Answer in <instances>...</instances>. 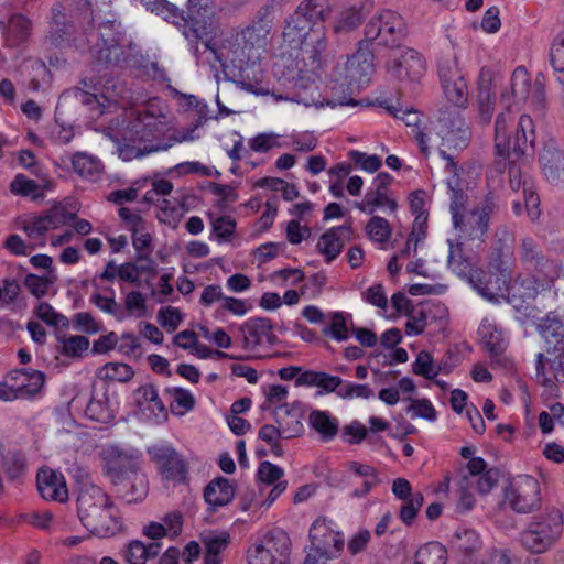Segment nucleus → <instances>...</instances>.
<instances>
[{"label": "nucleus", "instance_id": "nucleus-1", "mask_svg": "<svg viewBox=\"0 0 564 564\" xmlns=\"http://www.w3.org/2000/svg\"><path fill=\"white\" fill-rule=\"evenodd\" d=\"M183 19L186 22L183 31L185 37L189 41H204L206 48L215 55L224 69L238 70L242 77L249 66L257 64L238 31H230L219 40L208 39L217 30L215 8L209 1L188 0L187 18Z\"/></svg>", "mask_w": 564, "mask_h": 564}, {"label": "nucleus", "instance_id": "nucleus-2", "mask_svg": "<svg viewBox=\"0 0 564 564\" xmlns=\"http://www.w3.org/2000/svg\"><path fill=\"white\" fill-rule=\"evenodd\" d=\"M197 139L193 129H178L169 126L166 117L144 109L139 111L123 132V144L119 147L120 156L130 161L145 154L167 151L176 143Z\"/></svg>", "mask_w": 564, "mask_h": 564}, {"label": "nucleus", "instance_id": "nucleus-3", "mask_svg": "<svg viewBox=\"0 0 564 564\" xmlns=\"http://www.w3.org/2000/svg\"><path fill=\"white\" fill-rule=\"evenodd\" d=\"M497 207L496 198L488 193L473 209L464 212L453 219L457 232L456 246L449 243L448 267L457 274H464L468 263L463 260L462 248L479 249L486 240L489 229L490 216Z\"/></svg>", "mask_w": 564, "mask_h": 564}, {"label": "nucleus", "instance_id": "nucleus-4", "mask_svg": "<svg viewBox=\"0 0 564 564\" xmlns=\"http://www.w3.org/2000/svg\"><path fill=\"white\" fill-rule=\"evenodd\" d=\"M77 514L93 534L112 535L119 529L110 497L97 485L84 481L78 487Z\"/></svg>", "mask_w": 564, "mask_h": 564}, {"label": "nucleus", "instance_id": "nucleus-5", "mask_svg": "<svg viewBox=\"0 0 564 564\" xmlns=\"http://www.w3.org/2000/svg\"><path fill=\"white\" fill-rule=\"evenodd\" d=\"M539 330L545 340L547 357L538 354L535 377L541 386L552 388L564 379V326L556 316L549 314Z\"/></svg>", "mask_w": 564, "mask_h": 564}, {"label": "nucleus", "instance_id": "nucleus-6", "mask_svg": "<svg viewBox=\"0 0 564 564\" xmlns=\"http://www.w3.org/2000/svg\"><path fill=\"white\" fill-rule=\"evenodd\" d=\"M283 40L291 47L299 48L307 54L313 62L318 61L319 55L326 48L325 33L323 28L315 24L304 17L296 9L295 12L286 20L283 30Z\"/></svg>", "mask_w": 564, "mask_h": 564}, {"label": "nucleus", "instance_id": "nucleus-7", "mask_svg": "<svg viewBox=\"0 0 564 564\" xmlns=\"http://www.w3.org/2000/svg\"><path fill=\"white\" fill-rule=\"evenodd\" d=\"M562 513L551 511L534 518L521 533L522 545L531 553L540 554L547 551L562 535Z\"/></svg>", "mask_w": 564, "mask_h": 564}, {"label": "nucleus", "instance_id": "nucleus-8", "mask_svg": "<svg viewBox=\"0 0 564 564\" xmlns=\"http://www.w3.org/2000/svg\"><path fill=\"white\" fill-rule=\"evenodd\" d=\"M291 542L282 530H275L248 551L249 564H288Z\"/></svg>", "mask_w": 564, "mask_h": 564}, {"label": "nucleus", "instance_id": "nucleus-9", "mask_svg": "<svg viewBox=\"0 0 564 564\" xmlns=\"http://www.w3.org/2000/svg\"><path fill=\"white\" fill-rule=\"evenodd\" d=\"M405 35L403 19L398 13L386 10L370 19L365 28V42L377 41L379 45H397Z\"/></svg>", "mask_w": 564, "mask_h": 564}, {"label": "nucleus", "instance_id": "nucleus-10", "mask_svg": "<svg viewBox=\"0 0 564 564\" xmlns=\"http://www.w3.org/2000/svg\"><path fill=\"white\" fill-rule=\"evenodd\" d=\"M273 24V6L265 4L260 8L250 24L238 31L257 63L270 42Z\"/></svg>", "mask_w": 564, "mask_h": 564}, {"label": "nucleus", "instance_id": "nucleus-11", "mask_svg": "<svg viewBox=\"0 0 564 564\" xmlns=\"http://www.w3.org/2000/svg\"><path fill=\"white\" fill-rule=\"evenodd\" d=\"M539 492V484L533 477H520L507 487L505 501L516 512L528 513L538 506Z\"/></svg>", "mask_w": 564, "mask_h": 564}, {"label": "nucleus", "instance_id": "nucleus-12", "mask_svg": "<svg viewBox=\"0 0 564 564\" xmlns=\"http://www.w3.org/2000/svg\"><path fill=\"white\" fill-rule=\"evenodd\" d=\"M509 89L506 88L502 93H507L512 104H521L528 100L540 107L542 105L544 93L543 87L539 82L534 83L531 89V78L528 70L523 66H518L510 78Z\"/></svg>", "mask_w": 564, "mask_h": 564}, {"label": "nucleus", "instance_id": "nucleus-13", "mask_svg": "<svg viewBox=\"0 0 564 564\" xmlns=\"http://www.w3.org/2000/svg\"><path fill=\"white\" fill-rule=\"evenodd\" d=\"M387 68L400 80L416 82L425 74L426 62L419 52L406 48L399 56L391 58Z\"/></svg>", "mask_w": 564, "mask_h": 564}, {"label": "nucleus", "instance_id": "nucleus-14", "mask_svg": "<svg viewBox=\"0 0 564 564\" xmlns=\"http://www.w3.org/2000/svg\"><path fill=\"white\" fill-rule=\"evenodd\" d=\"M346 79L349 86L360 87L370 82L375 72L373 54L368 43L361 41L357 52L348 58L346 66Z\"/></svg>", "mask_w": 564, "mask_h": 564}, {"label": "nucleus", "instance_id": "nucleus-15", "mask_svg": "<svg viewBox=\"0 0 564 564\" xmlns=\"http://www.w3.org/2000/svg\"><path fill=\"white\" fill-rule=\"evenodd\" d=\"M468 282L475 291L488 301H496L500 294L508 291L510 281L495 270H470Z\"/></svg>", "mask_w": 564, "mask_h": 564}, {"label": "nucleus", "instance_id": "nucleus-16", "mask_svg": "<svg viewBox=\"0 0 564 564\" xmlns=\"http://www.w3.org/2000/svg\"><path fill=\"white\" fill-rule=\"evenodd\" d=\"M310 539L313 550L326 558L335 556L344 547L343 534L332 530L325 520H317L312 524Z\"/></svg>", "mask_w": 564, "mask_h": 564}, {"label": "nucleus", "instance_id": "nucleus-17", "mask_svg": "<svg viewBox=\"0 0 564 564\" xmlns=\"http://www.w3.org/2000/svg\"><path fill=\"white\" fill-rule=\"evenodd\" d=\"M436 131L442 139V145L448 150H463L468 145L470 130L460 117L440 119Z\"/></svg>", "mask_w": 564, "mask_h": 564}, {"label": "nucleus", "instance_id": "nucleus-18", "mask_svg": "<svg viewBox=\"0 0 564 564\" xmlns=\"http://www.w3.org/2000/svg\"><path fill=\"white\" fill-rule=\"evenodd\" d=\"M111 482L116 488L117 495L127 503L140 502L148 495V479L140 469L112 478Z\"/></svg>", "mask_w": 564, "mask_h": 564}, {"label": "nucleus", "instance_id": "nucleus-19", "mask_svg": "<svg viewBox=\"0 0 564 564\" xmlns=\"http://www.w3.org/2000/svg\"><path fill=\"white\" fill-rule=\"evenodd\" d=\"M149 453L156 462L162 477L181 482L185 479V463L174 448L167 445L153 446Z\"/></svg>", "mask_w": 564, "mask_h": 564}, {"label": "nucleus", "instance_id": "nucleus-20", "mask_svg": "<svg viewBox=\"0 0 564 564\" xmlns=\"http://www.w3.org/2000/svg\"><path fill=\"white\" fill-rule=\"evenodd\" d=\"M540 165L549 183L564 185V151L554 140H549L540 153Z\"/></svg>", "mask_w": 564, "mask_h": 564}, {"label": "nucleus", "instance_id": "nucleus-21", "mask_svg": "<svg viewBox=\"0 0 564 564\" xmlns=\"http://www.w3.org/2000/svg\"><path fill=\"white\" fill-rule=\"evenodd\" d=\"M240 333L243 338V347L249 350L276 341V337L272 333L271 321L264 317L248 319L241 325Z\"/></svg>", "mask_w": 564, "mask_h": 564}, {"label": "nucleus", "instance_id": "nucleus-22", "mask_svg": "<svg viewBox=\"0 0 564 564\" xmlns=\"http://www.w3.org/2000/svg\"><path fill=\"white\" fill-rule=\"evenodd\" d=\"M10 390L17 399H31L43 388L45 376L39 370H14L9 375Z\"/></svg>", "mask_w": 564, "mask_h": 564}, {"label": "nucleus", "instance_id": "nucleus-23", "mask_svg": "<svg viewBox=\"0 0 564 564\" xmlns=\"http://www.w3.org/2000/svg\"><path fill=\"white\" fill-rule=\"evenodd\" d=\"M107 474L110 478L123 476L132 470H139V457L128 453L118 446H108L102 451Z\"/></svg>", "mask_w": 564, "mask_h": 564}, {"label": "nucleus", "instance_id": "nucleus-24", "mask_svg": "<svg viewBox=\"0 0 564 564\" xmlns=\"http://www.w3.org/2000/svg\"><path fill=\"white\" fill-rule=\"evenodd\" d=\"M37 489L42 498L63 502L68 497V490L62 474L52 469H41L37 473Z\"/></svg>", "mask_w": 564, "mask_h": 564}, {"label": "nucleus", "instance_id": "nucleus-25", "mask_svg": "<svg viewBox=\"0 0 564 564\" xmlns=\"http://www.w3.org/2000/svg\"><path fill=\"white\" fill-rule=\"evenodd\" d=\"M369 0H356L351 1L344 10L338 14L334 31L336 33L350 32L357 29L370 12Z\"/></svg>", "mask_w": 564, "mask_h": 564}, {"label": "nucleus", "instance_id": "nucleus-26", "mask_svg": "<svg viewBox=\"0 0 564 564\" xmlns=\"http://www.w3.org/2000/svg\"><path fill=\"white\" fill-rule=\"evenodd\" d=\"M501 102L506 110L500 112L496 119L495 124V142L496 149L500 156L506 154V151H510V137L508 134V128L513 121V115L511 113V100L507 93H501Z\"/></svg>", "mask_w": 564, "mask_h": 564}, {"label": "nucleus", "instance_id": "nucleus-27", "mask_svg": "<svg viewBox=\"0 0 564 564\" xmlns=\"http://www.w3.org/2000/svg\"><path fill=\"white\" fill-rule=\"evenodd\" d=\"M346 226L334 227L322 235L317 242V250L325 257L326 262L335 260L344 247L343 236L349 232Z\"/></svg>", "mask_w": 564, "mask_h": 564}, {"label": "nucleus", "instance_id": "nucleus-28", "mask_svg": "<svg viewBox=\"0 0 564 564\" xmlns=\"http://www.w3.org/2000/svg\"><path fill=\"white\" fill-rule=\"evenodd\" d=\"M33 23L28 17L15 13L10 17L6 31V42L10 46L25 43L32 34Z\"/></svg>", "mask_w": 564, "mask_h": 564}, {"label": "nucleus", "instance_id": "nucleus-29", "mask_svg": "<svg viewBox=\"0 0 564 564\" xmlns=\"http://www.w3.org/2000/svg\"><path fill=\"white\" fill-rule=\"evenodd\" d=\"M441 155L447 161V166L451 169V171L454 173V176H456L457 166L453 161V156L446 153L445 150H441ZM448 189L451 192V204H449V210L452 214V219L455 218V216L462 215L466 210V204H467V194L458 187V180L456 177H453L447 181Z\"/></svg>", "mask_w": 564, "mask_h": 564}, {"label": "nucleus", "instance_id": "nucleus-30", "mask_svg": "<svg viewBox=\"0 0 564 564\" xmlns=\"http://www.w3.org/2000/svg\"><path fill=\"white\" fill-rule=\"evenodd\" d=\"M234 495V487L226 478L214 479L204 490L205 501L213 507H221L229 503Z\"/></svg>", "mask_w": 564, "mask_h": 564}, {"label": "nucleus", "instance_id": "nucleus-31", "mask_svg": "<svg viewBox=\"0 0 564 564\" xmlns=\"http://www.w3.org/2000/svg\"><path fill=\"white\" fill-rule=\"evenodd\" d=\"M308 424L325 442L332 441L338 433L339 422L327 411L313 410L308 415Z\"/></svg>", "mask_w": 564, "mask_h": 564}, {"label": "nucleus", "instance_id": "nucleus-32", "mask_svg": "<svg viewBox=\"0 0 564 564\" xmlns=\"http://www.w3.org/2000/svg\"><path fill=\"white\" fill-rule=\"evenodd\" d=\"M499 477V471L495 468H491L477 476L462 475L458 481V486L465 489L470 487L475 492L486 495L490 492L495 486H497Z\"/></svg>", "mask_w": 564, "mask_h": 564}, {"label": "nucleus", "instance_id": "nucleus-33", "mask_svg": "<svg viewBox=\"0 0 564 564\" xmlns=\"http://www.w3.org/2000/svg\"><path fill=\"white\" fill-rule=\"evenodd\" d=\"M549 286V282L540 280L533 275H518L513 281L510 280L508 290L513 296H519L523 300L533 299L541 291Z\"/></svg>", "mask_w": 564, "mask_h": 564}, {"label": "nucleus", "instance_id": "nucleus-34", "mask_svg": "<svg viewBox=\"0 0 564 564\" xmlns=\"http://www.w3.org/2000/svg\"><path fill=\"white\" fill-rule=\"evenodd\" d=\"M1 466L11 481L18 480L25 471L26 463L24 455L17 449L4 451L0 446Z\"/></svg>", "mask_w": 564, "mask_h": 564}, {"label": "nucleus", "instance_id": "nucleus-35", "mask_svg": "<svg viewBox=\"0 0 564 564\" xmlns=\"http://www.w3.org/2000/svg\"><path fill=\"white\" fill-rule=\"evenodd\" d=\"M387 206L391 210L397 208L395 200L391 199L386 191L369 188L365 198L360 203H355V207L366 214H372L377 208Z\"/></svg>", "mask_w": 564, "mask_h": 564}, {"label": "nucleus", "instance_id": "nucleus-36", "mask_svg": "<svg viewBox=\"0 0 564 564\" xmlns=\"http://www.w3.org/2000/svg\"><path fill=\"white\" fill-rule=\"evenodd\" d=\"M437 75L441 84L464 78L463 72L458 65L457 55L454 51L445 52L438 57Z\"/></svg>", "mask_w": 564, "mask_h": 564}, {"label": "nucleus", "instance_id": "nucleus-37", "mask_svg": "<svg viewBox=\"0 0 564 564\" xmlns=\"http://www.w3.org/2000/svg\"><path fill=\"white\" fill-rule=\"evenodd\" d=\"M519 256L522 263L528 268L541 270L547 264V260L542 254L538 243L530 237L521 240Z\"/></svg>", "mask_w": 564, "mask_h": 564}, {"label": "nucleus", "instance_id": "nucleus-38", "mask_svg": "<svg viewBox=\"0 0 564 564\" xmlns=\"http://www.w3.org/2000/svg\"><path fill=\"white\" fill-rule=\"evenodd\" d=\"M88 347L89 340L85 336L62 335L57 337L56 349L66 357L80 358Z\"/></svg>", "mask_w": 564, "mask_h": 564}, {"label": "nucleus", "instance_id": "nucleus-39", "mask_svg": "<svg viewBox=\"0 0 564 564\" xmlns=\"http://www.w3.org/2000/svg\"><path fill=\"white\" fill-rule=\"evenodd\" d=\"M478 334L491 357H498L503 352L506 343L502 333L494 325L484 322L478 329Z\"/></svg>", "mask_w": 564, "mask_h": 564}, {"label": "nucleus", "instance_id": "nucleus-40", "mask_svg": "<svg viewBox=\"0 0 564 564\" xmlns=\"http://www.w3.org/2000/svg\"><path fill=\"white\" fill-rule=\"evenodd\" d=\"M295 88H303V93L299 90L293 96H282L273 94V97L275 100H292L297 104H303L306 107L311 105H317L315 98V91L317 90V87L314 80H308L303 77H300L295 82Z\"/></svg>", "mask_w": 564, "mask_h": 564}, {"label": "nucleus", "instance_id": "nucleus-41", "mask_svg": "<svg viewBox=\"0 0 564 564\" xmlns=\"http://www.w3.org/2000/svg\"><path fill=\"white\" fill-rule=\"evenodd\" d=\"M133 369L122 362H108L97 370V377L104 381L127 382L132 379Z\"/></svg>", "mask_w": 564, "mask_h": 564}, {"label": "nucleus", "instance_id": "nucleus-42", "mask_svg": "<svg viewBox=\"0 0 564 564\" xmlns=\"http://www.w3.org/2000/svg\"><path fill=\"white\" fill-rule=\"evenodd\" d=\"M297 10L315 25L323 22L330 13L328 0H304L299 4Z\"/></svg>", "mask_w": 564, "mask_h": 564}, {"label": "nucleus", "instance_id": "nucleus-43", "mask_svg": "<svg viewBox=\"0 0 564 564\" xmlns=\"http://www.w3.org/2000/svg\"><path fill=\"white\" fill-rule=\"evenodd\" d=\"M513 249L492 250L488 268L495 270L510 281L512 275Z\"/></svg>", "mask_w": 564, "mask_h": 564}, {"label": "nucleus", "instance_id": "nucleus-44", "mask_svg": "<svg viewBox=\"0 0 564 564\" xmlns=\"http://www.w3.org/2000/svg\"><path fill=\"white\" fill-rule=\"evenodd\" d=\"M446 549L438 542H431L419 549L415 564H445Z\"/></svg>", "mask_w": 564, "mask_h": 564}, {"label": "nucleus", "instance_id": "nucleus-45", "mask_svg": "<svg viewBox=\"0 0 564 564\" xmlns=\"http://www.w3.org/2000/svg\"><path fill=\"white\" fill-rule=\"evenodd\" d=\"M70 26L66 23V17L62 6L52 8V20L50 24V39L52 44L59 45L64 36L69 34Z\"/></svg>", "mask_w": 564, "mask_h": 564}, {"label": "nucleus", "instance_id": "nucleus-46", "mask_svg": "<svg viewBox=\"0 0 564 564\" xmlns=\"http://www.w3.org/2000/svg\"><path fill=\"white\" fill-rule=\"evenodd\" d=\"M167 392L171 395L170 408L174 414L184 415L194 408L195 399L189 391L182 388H171L167 389Z\"/></svg>", "mask_w": 564, "mask_h": 564}, {"label": "nucleus", "instance_id": "nucleus-47", "mask_svg": "<svg viewBox=\"0 0 564 564\" xmlns=\"http://www.w3.org/2000/svg\"><path fill=\"white\" fill-rule=\"evenodd\" d=\"M446 99L457 107H464L468 99V89L465 78L449 80L441 84Z\"/></svg>", "mask_w": 564, "mask_h": 564}, {"label": "nucleus", "instance_id": "nucleus-48", "mask_svg": "<svg viewBox=\"0 0 564 564\" xmlns=\"http://www.w3.org/2000/svg\"><path fill=\"white\" fill-rule=\"evenodd\" d=\"M283 412L288 419L282 417L279 412L274 411L275 423L281 429L283 438L289 440L300 435L303 430L300 417L295 414H292L289 409H285Z\"/></svg>", "mask_w": 564, "mask_h": 564}, {"label": "nucleus", "instance_id": "nucleus-49", "mask_svg": "<svg viewBox=\"0 0 564 564\" xmlns=\"http://www.w3.org/2000/svg\"><path fill=\"white\" fill-rule=\"evenodd\" d=\"M412 367L415 375L422 376L426 379L435 378L441 371V366L436 365L433 357L425 350L417 354Z\"/></svg>", "mask_w": 564, "mask_h": 564}, {"label": "nucleus", "instance_id": "nucleus-50", "mask_svg": "<svg viewBox=\"0 0 564 564\" xmlns=\"http://www.w3.org/2000/svg\"><path fill=\"white\" fill-rule=\"evenodd\" d=\"M72 164L75 172L83 177H94L100 170V162L85 153L75 154Z\"/></svg>", "mask_w": 564, "mask_h": 564}, {"label": "nucleus", "instance_id": "nucleus-51", "mask_svg": "<svg viewBox=\"0 0 564 564\" xmlns=\"http://www.w3.org/2000/svg\"><path fill=\"white\" fill-rule=\"evenodd\" d=\"M35 315L44 323L54 327L67 328L69 321L66 316L57 313L50 304L39 303L35 307Z\"/></svg>", "mask_w": 564, "mask_h": 564}, {"label": "nucleus", "instance_id": "nucleus-52", "mask_svg": "<svg viewBox=\"0 0 564 564\" xmlns=\"http://www.w3.org/2000/svg\"><path fill=\"white\" fill-rule=\"evenodd\" d=\"M368 237L376 242H386L391 236L389 221L383 217L373 216L366 226Z\"/></svg>", "mask_w": 564, "mask_h": 564}, {"label": "nucleus", "instance_id": "nucleus-53", "mask_svg": "<svg viewBox=\"0 0 564 564\" xmlns=\"http://www.w3.org/2000/svg\"><path fill=\"white\" fill-rule=\"evenodd\" d=\"M11 192L21 195V196H30L33 199H36L41 196V187L40 185L33 181L28 178L23 174H18L10 185Z\"/></svg>", "mask_w": 564, "mask_h": 564}, {"label": "nucleus", "instance_id": "nucleus-54", "mask_svg": "<svg viewBox=\"0 0 564 564\" xmlns=\"http://www.w3.org/2000/svg\"><path fill=\"white\" fill-rule=\"evenodd\" d=\"M140 1L148 10L154 12L158 15H161L164 20H174L181 15L178 9L174 4L169 3L165 0Z\"/></svg>", "mask_w": 564, "mask_h": 564}, {"label": "nucleus", "instance_id": "nucleus-55", "mask_svg": "<svg viewBox=\"0 0 564 564\" xmlns=\"http://www.w3.org/2000/svg\"><path fill=\"white\" fill-rule=\"evenodd\" d=\"M387 111L394 118L402 120L408 127L413 128V133L420 130V123L422 121L421 115L412 108H400L395 106L387 107Z\"/></svg>", "mask_w": 564, "mask_h": 564}, {"label": "nucleus", "instance_id": "nucleus-56", "mask_svg": "<svg viewBox=\"0 0 564 564\" xmlns=\"http://www.w3.org/2000/svg\"><path fill=\"white\" fill-rule=\"evenodd\" d=\"M90 302L99 310L115 316L118 319L124 318V312L119 303L113 297L104 296L101 294H93Z\"/></svg>", "mask_w": 564, "mask_h": 564}, {"label": "nucleus", "instance_id": "nucleus-57", "mask_svg": "<svg viewBox=\"0 0 564 564\" xmlns=\"http://www.w3.org/2000/svg\"><path fill=\"white\" fill-rule=\"evenodd\" d=\"M158 321L167 332H174L183 321V315L178 308L166 306L160 308Z\"/></svg>", "mask_w": 564, "mask_h": 564}, {"label": "nucleus", "instance_id": "nucleus-58", "mask_svg": "<svg viewBox=\"0 0 564 564\" xmlns=\"http://www.w3.org/2000/svg\"><path fill=\"white\" fill-rule=\"evenodd\" d=\"M424 501L421 492L413 494L410 499L404 500L400 509V518L405 524H411Z\"/></svg>", "mask_w": 564, "mask_h": 564}, {"label": "nucleus", "instance_id": "nucleus-59", "mask_svg": "<svg viewBox=\"0 0 564 564\" xmlns=\"http://www.w3.org/2000/svg\"><path fill=\"white\" fill-rule=\"evenodd\" d=\"M406 411L413 419L422 417L427 421L436 420V411L432 403L426 399L412 400Z\"/></svg>", "mask_w": 564, "mask_h": 564}, {"label": "nucleus", "instance_id": "nucleus-60", "mask_svg": "<svg viewBox=\"0 0 564 564\" xmlns=\"http://www.w3.org/2000/svg\"><path fill=\"white\" fill-rule=\"evenodd\" d=\"M325 335H330L338 341L348 339L349 332L343 313L336 312L332 316V323L324 330Z\"/></svg>", "mask_w": 564, "mask_h": 564}, {"label": "nucleus", "instance_id": "nucleus-61", "mask_svg": "<svg viewBox=\"0 0 564 564\" xmlns=\"http://www.w3.org/2000/svg\"><path fill=\"white\" fill-rule=\"evenodd\" d=\"M348 155L356 165L370 173L378 171L382 164L381 159L376 154L368 155L364 152L352 150Z\"/></svg>", "mask_w": 564, "mask_h": 564}, {"label": "nucleus", "instance_id": "nucleus-62", "mask_svg": "<svg viewBox=\"0 0 564 564\" xmlns=\"http://www.w3.org/2000/svg\"><path fill=\"white\" fill-rule=\"evenodd\" d=\"M249 145L251 150L259 153H265L273 148H280L279 135L275 133H260L250 139Z\"/></svg>", "mask_w": 564, "mask_h": 564}, {"label": "nucleus", "instance_id": "nucleus-63", "mask_svg": "<svg viewBox=\"0 0 564 564\" xmlns=\"http://www.w3.org/2000/svg\"><path fill=\"white\" fill-rule=\"evenodd\" d=\"M44 217L52 229L70 223L75 218V214L68 213L61 205H55L45 213Z\"/></svg>", "mask_w": 564, "mask_h": 564}, {"label": "nucleus", "instance_id": "nucleus-64", "mask_svg": "<svg viewBox=\"0 0 564 564\" xmlns=\"http://www.w3.org/2000/svg\"><path fill=\"white\" fill-rule=\"evenodd\" d=\"M550 63L555 72H564V34L555 37L550 50Z\"/></svg>", "mask_w": 564, "mask_h": 564}]
</instances>
